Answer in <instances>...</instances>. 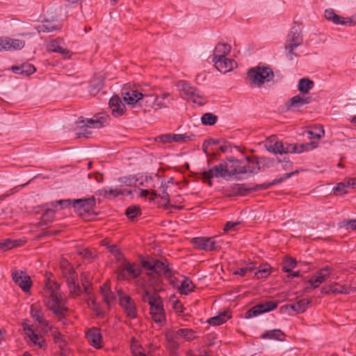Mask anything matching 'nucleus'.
<instances>
[{
    "mask_svg": "<svg viewBox=\"0 0 356 356\" xmlns=\"http://www.w3.org/2000/svg\"><path fill=\"white\" fill-rule=\"evenodd\" d=\"M43 302L47 308L59 318H63L67 307L61 294L59 284L51 280H48L42 291Z\"/></svg>",
    "mask_w": 356,
    "mask_h": 356,
    "instance_id": "obj_1",
    "label": "nucleus"
},
{
    "mask_svg": "<svg viewBox=\"0 0 356 356\" xmlns=\"http://www.w3.org/2000/svg\"><path fill=\"white\" fill-rule=\"evenodd\" d=\"M312 143L303 144H290L277 140L275 137L271 136L266 144V149L275 154H300L314 148Z\"/></svg>",
    "mask_w": 356,
    "mask_h": 356,
    "instance_id": "obj_2",
    "label": "nucleus"
},
{
    "mask_svg": "<svg viewBox=\"0 0 356 356\" xmlns=\"http://www.w3.org/2000/svg\"><path fill=\"white\" fill-rule=\"evenodd\" d=\"M142 299L149 305V314L154 322L160 325H163L166 319L162 298L156 293L145 291Z\"/></svg>",
    "mask_w": 356,
    "mask_h": 356,
    "instance_id": "obj_3",
    "label": "nucleus"
},
{
    "mask_svg": "<svg viewBox=\"0 0 356 356\" xmlns=\"http://www.w3.org/2000/svg\"><path fill=\"white\" fill-rule=\"evenodd\" d=\"M61 276L67 283L70 294L72 297L79 296L81 289L78 283V275L70 264L65 259L60 262Z\"/></svg>",
    "mask_w": 356,
    "mask_h": 356,
    "instance_id": "obj_4",
    "label": "nucleus"
},
{
    "mask_svg": "<svg viewBox=\"0 0 356 356\" xmlns=\"http://www.w3.org/2000/svg\"><path fill=\"white\" fill-rule=\"evenodd\" d=\"M172 98L168 92H163L159 95H147L140 103L145 113H150L168 108L170 104Z\"/></svg>",
    "mask_w": 356,
    "mask_h": 356,
    "instance_id": "obj_5",
    "label": "nucleus"
},
{
    "mask_svg": "<svg viewBox=\"0 0 356 356\" xmlns=\"http://www.w3.org/2000/svg\"><path fill=\"white\" fill-rule=\"evenodd\" d=\"M247 76L251 84L254 86H260L265 82H269L273 80L274 73L269 67L257 66L250 69Z\"/></svg>",
    "mask_w": 356,
    "mask_h": 356,
    "instance_id": "obj_6",
    "label": "nucleus"
},
{
    "mask_svg": "<svg viewBox=\"0 0 356 356\" xmlns=\"http://www.w3.org/2000/svg\"><path fill=\"white\" fill-rule=\"evenodd\" d=\"M191 243L197 249L204 251H216L221 248L222 241L218 236L195 237L192 238Z\"/></svg>",
    "mask_w": 356,
    "mask_h": 356,
    "instance_id": "obj_7",
    "label": "nucleus"
},
{
    "mask_svg": "<svg viewBox=\"0 0 356 356\" xmlns=\"http://www.w3.org/2000/svg\"><path fill=\"white\" fill-rule=\"evenodd\" d=\"M302 44V36L300 31L293 27L287 35L285 49L287 51V57L292 60L293 57L297 56L293 53V49Z\"/></svg>",
    "mask_w": 356,
    "mask_h": 356,
    "instance_id": "obj_8",
    "label": "nucleus"
},
{
    "mask_svg": "<svg viewBox=\"0 0 356 356\" xmlns=\"http://www.w3.org/2000/svg\"><path fill=\"white\" fill-rule=\"evenodd\" d=\"M140 273V269L136 263L124 261L117 269V276L119 280H129L136 278Z\"/></svg>",
    "mask_w": 356,
    "mask_h": 356,
    "instance_id": "obj_9",
    "label": "nucleus"
},
{
    "mask_svg": "<svg viewBox=\"0 0 356 356\" xmlns=\"http://www.w3.org/2000/svg\"><path fill=\"white\" fill-rule=\"evenodd\" d=\"M181 95L182 97L191 100L198 105H203L204 104L203 94L191 83L184 81L181 83Z\"/></svg>",
    "mask_w": 356,
    "mask_h": 356,
    "instance_id": "obj_10",
    "label": "nucleus"
},
{
    "mask_svg": "<svg viewBox=\"0 0 356 356\" xmlns=\"http://www.w3.org/2000/svg\"><path fill=\"white\" fill-rule=\"evenodd\" d=\"M119 304L122 308L126 316L129 318H135L137 316V307L135 301L129 295L126 294L122 290L118 291Z\"/></svg>",
    "mask_w": 356,
    "mask_h": 356,
    "instance_id": "obj_11",
    "label": "nucleus"
},
{
    "mask_svg": "<svg viewBox=\"0 0 356 356\" xmlns=\"http://www.w3.org/2000/svg\"><path fill=\"white\" fill-rule=\"evenodd\" d=\"M75 211L80 216L85 218L93 211L95 205V198L92 196L89 198L76 199L72 201Z\"/></svg>",
    "mask_w": 356,
    "mask_h": 356,
    "instance_id": "obj_12",
    "label": "nucleus"
},
{
    "mask_svg": "<svg viewBox=\"0 0 356 356\" xmlns=\"http://www.w3.org/2000/svg\"><path fill=\"white\" fill-rule=\"evenodd\" d=\"M227 175V170L225 168V161L220 163L218 165L213 166L209 170L202 172V179L204 182H207L209 186L212 185L211 181L214 177H223L225 178Z\"/></svg>",
    "mask_w": 356,
    "mask_h": 356,
    "instance_id": "obj_13",
    "label": "nucleus"
},
{
    "mask_svg": "<svg viewBox=\"0 0 356 356\" xmlns=\"http://www.w3.org/2000/svg\"><path fill=\"white\" fill-rule=\"evenodd\" d=\"M143 267L149 269L159 275H163L165 276L170 275V269L168 267L167 260H158L154 259L152 261H147L143 263Z\"/></svg>",
    "mask_w": 356,
    "mask_h": 356,
    "instance_id": "obj_14",
    "label": "nucleus"
},
{
    "mask_svg": "<svg viewBox=\"0 0 356 356\" xmlns=\"http://www.w3.org/2000/svg\"><path fill=\"white\" fill-rule=\"evenodd\" d=\"M14 282L18 285L24 292H29L32 286V281L29 275L22 270H14L12 274Z\"/></svg>",
    "mask_w": 356,
    "mask_h": 356,
    "instance_id": "obj_15",
    "label": "nucleus"
},
{
    "mask_svg": "<svg viewBox=\"0 0 356 356\" xmlns=\"http://www.w3.org/2000/svg\"><path fill=\"white\" fill-rule=\"evenodd\" d=\"M278 302L275 301H267L257 305L245 313V318L255 317L265 312H270L277 307Z\"/></svg>",
    "mask_w": 356,
    "mask_h": 356,
    "instance_id": "obj_16",
    "label": "nucleus"
},
{
    "mask_svg": "<svg viewBox=\"0 0 356 356\" xmlns=\"http://www.w3.org/2000/svg\"><path fill=\"white\" fill-rule=\"evenodd\" d=\"M332 269L329 266H326L316 272V275L312 276L308 282L312 288L316 289L325 282L332 274Z\"/></svg>",
    "mask_w": 356,
    "mask_h": 356,
    "instance_id": "obj_17",
    "label": "nucleus"
},
{
    "mask_svg": "<svg viewBox=\"0 0 356 356\" xmlns=\"http://www.w3.org/2000/svg\"><path fill=\"white\" fill-rule=\"evenodd\" d=\"M86 338L89 344L96 349L103 347V337L100 329L92 327L86 332Z\"/></svg>",
    "mask_w": 356,
    "mask_h": 356,
    "instance_id": "obj_18",
    "label": "nucleus"
},
{
    "mask_svg": "<svg viewBox=\"0 0 356 356\" xmlns=\"http://www.w3.org/2000/svg\"><path fill=\"white\" fill-rule=\"evenodd\" d=\"M227 175H236L247 172L246 165L242 161L231 159L225 161Z\"/></svg>",
    "mask_w": 356,
    "mask_h": 356,
    "instance_id": "obj_19",
    "label": "nucleus"
},
{
    "mask_svg": "<svg viewBox=\"0 0 356 356\" xmlns=\"http://www.w3.org/2000/svg\"><path fill=\"white\" fill-rule=\"evenodd\" d=\"M109 107L111 110V114L115 118L123 115L126 111L124 104L117 95H114L110 99Z\"/></svg>",
    "mask_w": 356,
    "mask_h": 356,
    "instance_id": "obj_20",
    "label": "nucleus"
},
{
    "mask_svg": "<svg viewBox=\"0 0 356 356\" xmlns=\"http://www.w3.org/2000/svg\"><path fill=\"white\" fill-rule=\"evenodd\" d=\"M214 63V66L220 72L226 73L228 72L236 66V63L232 59L225 57L220 58L217 60H212Z\"/></svg>",
    "mask_w": 356,
    "mask_h": 356,
    "instance_id": "obj_21",
    "label": "nucleus"
},
{
    "mask_svg": "<svg viewBox=\"0 0 356 356\" xmlns=\"http://www.w3.org/2000/svg\"><path fill=\"white\" fill-rule=\"evenodd\" d=\"M31 316L42 327H47L49 326V322L43 315L42 308L39 304L35 303L31 305Z\"/></svg>",
    "mask_w": 356,
    "mask_h": 356,
    "instance_id": "obj_22",
    "label": "nucleus"
},
{
    "mask_svg": "<svg viewBox=\"0 0 356 356\" xmlns=\"http://www.w3.org/2000/svg\"><path fill=\"white\" fill-rule=\"evenodd\" d=\"M24 330L26 336L29 338L34 345H37L40 348H45L47 346L46 341L42 339V336L35 333L29 326L24 327Z\"/></svg>",
    "mask_w": 356,
    "mask_h": 356,
    "instance_id": "obj_23",
    "label": "nucleus"
},
{
    "mask_svg": "<svg viewBox=\"0 0 356 356\" xmlns=\"http://www.w3.org/2000/svg\"><path fill=\"white\" fill-rule=\"evenodd\" d=\"M146 95H143L142 92L138 91L137 90L131 89L129 91L124 92L123 99L127 104L133 105L136 103L140 104V102L144 99V97Z\"/></svg>",
    "mask_w": 356,
    "mask_h": 356,
    "instance_id": "obj_24",
    "label": "nucleus"
},
{
    "mask_svg": "<svg viewBox=\"0 0 356 356\" xmlns=\"http://www.w3.org/2000/svg\"><path fill=\"white\" fill-rule=\"evenodd\" d=\"M63 41L60 38H56L49 42L47 49L49 51L57 52L64 56H70V51L63 47Z\"/></svg>",
    "mask_w": 356,
    "mask_h": 356,
    "instance_id": "obj_25",
    "label": "nucleus"
},
{
    "mask_svg": "<svg viewBox=\"0 0 356 356\" xmlns=\"http://www.w3.org/2000/svg\"><path fill=\"white\" fill-rule=\"evenodd\" d=\"M312 102V97L310 96H305L304 95H297L293 97H291L287 104L286 106L288 108L294 107L298 108L303 105L309 104Z\"/></svg>",
    "mask_w": 356,
    "mask_h": 356,
    "instance_id": "obj_26",
    "label": "nucleus"
},
{
    "mask_svg": "<svg viewBox=\"0 0 356 356\" xmlns=\"http://www.w3.org/2000/svg\"><path fill=\"white\" fill-rule=\"evenodd\" d=\"M322 293H334V294H348L349 293L348 288L341 286L337 282L323 286L321 289Z\"/></svg>",
    "mask_w": 356,
    "mask_h": 356,
    "instance_id": "obj_27",
    "label": "nucleus"
},
{
    "mask_svg": "<svg viewBox=\"0 0 356 356\" xmlns=\"http://www.w3.org/2000/svg\"><path fill=\"white\" fill-rule=\"evenodd\" d=\"M325 17L330 21H332L335 24H347L351 23L350 18H344L337 15L332 9H327L325 11Z\"/></svg>",
    "mask_w": 356,
    "mask_h": 356,
    "instance_id": "obj_28",
    "label": "nucleus"
},
{
    "mask_svg": "<svg viewBox=\"0 0 356 356\" xmlns=\"http://www.w3.org/2000/svg\"><path fill=\"white\" fill-rule=\"evenodd\" d=\"M231 51V46L228 44L219 42L216 44L213 54L212 60H217L225 57L229 54Z\"/></svg>",
    "mask_w": 356,
    "mask_h": 356,
    "instance_id": "obj_29",
    "label": "nucleus"
},
{
    "mask_svg": "<svg viewBox=\"0 0 356 356\" xmlns=\"http://www.w3.org/2000/svg\"><path fill=\"white\" fill-rule=\"evenodd\" d=\"M99 195L103 196L106 198H111V197H115L119 196L120 195H131V191H127V190H121L118 188H109V189H102L99 191Z\"/></svg>",
    "mask_w": 356,
    "mask_h": 356,
    "instance_id": "obj_30",
    "label": "nucleus"
},
{
    "mask_svg": "<svg viewBox=\"0 0 356 356\" xmlns=\"http://www.w3.org/2000/svg\"><path fill=\"white\" fill-rule=\"evenodd\" d=\"M60 29V26L58 24L56 23L54 20H44L41 24H40L37 29L39 33H49L54 31L57 29Z\"/></svg>",
    "mask_w": 356,
    "mask_h": 356,
    "instance_id": "obj_31",
    "label": "nucleus"
},
{
    "mask_svg": "<svg viewBox=\"0 0 356 356\" xmlns=\"http://www.w3.org/2000/svg\"><path fill=\"white\" fill-rule=\"evenodd\" d=\"M12 71L17 74L29 76L35 72V68L32 64L24 63L21 66H13Z\"/></svg>",
    "mask_w": 356,
    "mask_h": 356,
    "instance_id": "obj_32",
    "label": "nucleus"
},
{
    "mask_svg": "<svg viewBox=\"0 0 356 356\" xmlns=\"http://www.w3.org/2000/svg\"><path fill=\"white\" fill-rule=\"evenodd\" d=\"M314 86L313 81L308 78L300 79L298 81V89L302 95L307 94Z\"/></svg>",
    "mask_w": 356,
    "mask_h": 356,
    "instance_id": "obj_33",
    "label": "nucleus"
},
{
    "mask_svg": "<svg viewBox=\"0 0 356 356\" xmlns=\"http://www.w3.org/2000/svg\"><path fill=\"white\" fill-rule=\"evenodd\" d=\"M230 318V313L229 312H224L216 316L209 318L207 322L212 325H220L227 322Z\"/></svg>",
    "mask_w": 356,
    "mask_h": 356,
    "instance_id": "obj_34",
    "label": "nucleus"
},
{
    "mask_svg": "<svg viewBox=\"0 0 356 356\" xmlns=\"http://www.w3.org/2000/svg\"><path fill=\"white\" fill-rule=\"evenodd\" d=\"M226 192L229 196H235L238 195H245L246 189L243 184H234L227 188Z\"/></svg>",
    "mask_w": 356,
    "mask_h": 356,
    "instance_id": "obj_35",
    "label": "nucleus"
},
{
    "mask_svg": "<svg viewBox=\"0 0 356 356\" xmlns=\"http://www.w3.org/2000/svg\"><path fill=\"white\" fill-rule=\"evenodd\" d=\"M55 217V208L47 209L43 213L41 220L40 222V226L47 225L49 223L53 222Z\"/></svg>",
    "mask_w": 356,
    "mask_h": 356,
    "instance_id": "obj_36",
    "label": "nucleus"
},
{
    "mask_svg": "<svg viewBox=\"0 0 356 356\" xmlns=\"http://www.w3.org/2000/svg\"><path fill=\"white\" fill-rule=\"evenodd\" d=\"M195 285L192 281L189 278L184 277L180 286L179 287V291L181 294L188 295L193 291Z\"/></svg>",
    "mask_w": 356,
    "mask_h": 356,
    "instance_id": "obj_37",
    "label": "nucleus"
},
{
    "mask_svg": "<svg viewBox=\"0 0 356 356\" xmlns=\"http://www.w3.org/2000/svg\"><path fill=\"white\" fill-rule=\"evenodd\" d=\"M101 293L104 300L108 306L111 305L114 302L115 296L106 285H104L101 287Z\"/></svg>",
    "mask_w": 356,
    "mask_h": 356,
    "instance_id": "obj_38",
    "label": "nucleus"
},
{
    "mask_svg": "<svg viewBox=\"0 0 356 356\" xmlns=\"http://www.w3.org/2000/svg\"><path fill=\"white\" fill-rule=\"evenodd\" d=\"M309 304L310 300L308 299H301L296 303L290 305L289 307L296 313L300 314L306 311Z\"/></svg>",
    "mask_w": 356,
    "mask_h": 356,
    "instance_id": "obj_39",
    "label": "nucleus"
},
{
    "mask_svg": "<svg viewBox=\"0 0 356 356\" xmlns=\"http://www.w3.org/2000/svg\"><path fill=\"white\" fill-rule=\"evenodd\" d=\"M8 40V45L9 48V51H17L20 50L25 46V41L19 39L11 38L7 37Z\"/></svg>",
    "mask_w": 356,
    "mask_h": 356,
    "instance_id": "obj_40",
    "label": "nucleus"
},
{
    "mask_svg": "<svg viewBox=\"0 0 356 356\" xmlns=\"http://www.w3.org/2000/svg\"><path fill=\"white\" fill-rule=\"evenodd\" d=\"M130 349L132 356H147L145 354L143 348L140 346L138 341H136L134 338L132 339Z\"/></svg>",
    "mask_w": 356,
    "mask_h": 356,
    "instance_id": "obj_41",
    "label": "nucleus"
},
{
    "mask_svg": "<svg viewBox=\"0 0 356 356\" xmlns=\"http://www.w3.org/2000/svg\"><path fill=\"white\" fill-rule=\"evenodd\" d=\"M284 335V333L280 330L276 329L266 331L261 335V337L263 339L282 340Z\"/></svg>",
    "mask_w": 356,
    "mask_h": 356,
    "instance_id": "obj_42",
    "label": "nucleus"
},
{
    "mask_svg": "<svg viewBox=\"0 0 356 356\" xmlns=\"http://www.w3.org/2000/svg\"><path fill=\"white\" fill-rule=\"evenodd\" d=\"M176 335L187 341L193 340L195 338L193 330L188 328L179 329L176 332Z\"/></svg>",
    "mask_w": 356,
    "mask_h": 356,
    "instance_id": "obj_43",
    "label": "nucleus"
},
{
    "mask_svg": "<svg viewBox=\"0 0 356 356\" xmlns=\"http://www.w3.org/2000/svg\"><path fill=\"white\" fill-rule=\"evenodd\" d=\"M296 264L297 261L295 259L286 257L282 263V270L285 273H290L296 266Z\"/></svg>",
    "mask_w": 356,
    "mask_h": 356,
    "instance_id": "obj_44",
    "label": "nucleus"
},
{
    "mask_svg": "<svg viewBox=\"0 0 356 356\" xmlns=\"http://www.w3.org/2000/svg\"><path fill=\"white\" fill-rule=\"evenodd\" d=\"M201 121L204 125H213L217 121V117L211 113H207L202 116Z\"/></svg>",
    "mask_w": 356,
    "mask_h": 356,
    "instance_id": "obj_45",
    "label": "nucleus"
},
{
    "mask_svg": "<svg viewBox=\"0 0 356 356\" xmlns=\"http://www.w3.org/2000/svg\"><path fill=\"white\" fill-rule=\"evenodd\" d=\"M247 160V172L250 173H257L259 172L260 167L258 161H251L248 157L246 158Z\"/></svg>",
    "mask_w": 356,
    "mask_h": 356,
    "instance_id": "obj_46",
    "label": "nucleus"
},
{
    "mask_svg": "<svg viewBox=\"0 0 356 356\" xmlns=\"http://www.w3.org/2000/svg\"><path fill=\"white\" fill-rule=\"evenodd\" d=\"M324 129L323 126H318L314 128V131H308L307 134L310 138H321L324 136Z\"/></svg>",
    "mask_w": 356,
    "mask_h": 356,
    "instance_id": "obj_47",
    "label": "nucleus"
},
{
    "mask_svg": "<svg viewBox=\"0 0 356 356\" xmlns=\"http://www.w3.org/2000/svg\"><path fill=\"white\" fill-rule=\"evenodd\" d=\"M172 137L173 142H177V143L186 142V141L193 140L195 138V135H193V134L188 135L187 134H172Z\"/></svg>",
    "mask_w": 356,
    "mask_h": 356,
    "instance_id": "obj_48",
    "label": "nucleus"
},
{
    "mask_svg": "<svg viewBox=\"0 0 356 356\" xmlns=\"http://www.w3.org/2000/svg\"><path fill=\"white\" fill-rule=\"evenodd\" d=\"M296 172V171L291 172L289 173H286L282 177H280L279 179H275L270 183H268V184H264L265 186L264 187H262V188L266 189L273 185H275V184L282 183V181H285L288 178L291 177V175H293Z\"/></svg>",
    "mask_w": 356,
    "mask_h": 356,
    "instance_id": "obj_49",
    "label": "nucleus"
},
{
    "mask_svg": "<svg viewBox=\"0 0 356 356\" xmlns=\"http://www.w3.org/2000/svg\"><path fill=\"white\" fill-rule=\"evenodd\" d=\"M126 215L130 219H134L141 213L140 209L136 206H130L126 210Z\"/></svg>",
    "mask_w": 356,
    "mask_h": 356,
    "instance_id": "obj_50",
    "label": "nucleus"
},
{
    "mask_svg": "<svg viewBox=\"0 0 356 356\" xmlns=\"http://www.w3.org/2000/svg\"><path fill=\"white\" fill-rule=\"evenodd\" d=\"M270 266L268 264H265L264 266H261L257 272L255 273V277H257V279L266 277L270 275Z\"/></svg>",
    "mask_w": 356,
    "mask_h": 356,
    "instance_id": "obj_51",
    "label": "nucleus"
},
{
    "mask_svg": "<svg viewBox=\"0 0 356 356\" xmlns=\"http://www.w3.org/2000/svg\"><path fill=\"white\" fill-rule=\"evenodd\" d=\"M118 181L122 185L131 186L136 185L137 179H136L134 176H128L120 177L119 178Z\"/></svg>",
    "mask_w": 356,
    "mask_h": 356,
    "instance_id": "obj_52",
    "label": "nucleus"
},
{
    "mask_svg": "<svg viewBox=\"0 0 356 356\" xmlns=\"http://www.w3.org/2000/svg\"><path fill=\"white\" fill-rule=\"evenodd\" d=\"M54 335L55 343L60 347V349H63L67 345V342L64 338V336L59 332H56Z\"/></svg>",
    "mask_w": 356,
    "mask_h": 356,
    "instance_id": "obj_53",
    "label": "nucleus"
},
{
    "mask_svg": "<svg viewBox=\"0 0 356 356\" xmlns=\"http://www.w3.org/2000/svg\"><path fill=\"white\" fill-rule=\"evenodd\" d=\"M72 201L70 200H60L58 201L53 202L51 205L53 208L57 209L59 206L60 209L67 208L70 206Z\"/></svg>",
    "mask_w": 356,
    "mask_h": 356,
    "instance_id": "obj_54",
    "label": "nucleus"
},
{
    "mask_svg": "<svg viewBox=\"0 0 356 356\" xmlns=\"http://www.w3.org/2000/svg\"><path fill=\"white\" fill-rule=\"evenodd\" d=\"M254 270V266H245L244 268H241L236 270L234 272V274L238 275L241 277H243V276L246 275L248 273H252Z\"/></svg>",
    "mask_w": 356,
    "mask_h": 356,
    "instance_id": "obj_55",
    "label": "nucleus"
},
{
    "mask_svg": "<svg viewBox=\"0 0 356 356\" xmlns=\"http://www.w3.org/2000/svg\"><path fill=\"white\" fill-rule=\"evenodd\" d=\"M347 188H348V186L345 179L343 181L337 184V185L334 188V191L339 193L340 194L347 193Z\"/></svg>",
    "mask_w": 356,
    "mask_h": 356,
    "instance_id": "obj_56",
    "label": "nucleus"
},
{
    "mask_svg": "<svg viewBox=\"0 0 356 356\" xmlns=\"http://www.w3.org/2000/svg\"><path fill=\"white\" fill-rule=\"evenodd\" d=\"M101 124V122L95 117L94 118L87 119L86 123H84V126L89 128H100Z\"/></svg>",
    "mask_w": 356,
    "mask_h": 356,
    "instance_id": "obj_57",
    "label": "nucleus"
},
{
    "mask_svg": "<svg viewBox=\"0 0 356 356\" xmlns=\"http://www.w3.org/2000/svg\"><path fill=\"white\" fill-rule=\"evenodd\" d=\"M109 251L113 254V255L117 258V259H120L122 258V253L118 249V246L115 245H109L108 247Z\"/></svg>",
    "mask_w": 356,
    "mask_h": 356,
    "instance_id": "obj_58",
    "label": "nucleus"
},
{
    "mask_svg": "<svg viewBox=\"0 0 356 356\" xmlns=\"http://www.w3.org/2000/svg\"><path fill=\"white\" fill-rule=\"evenodd\" d=\"M8 45L7 37H0V51H9V47Z\"/></svg>",
    "mask_w": 356,
    "mask_h": 356,
    "instance_id": "obj_59",
    "label": "nucleus"
},
{
    "mask_svg": "<svg viewBox=\"0 0 356 356\" xmlns=\"http://www.w3.org/2000/svg\"><path fill=\"white\" fill-rule=\"evenodd\" d=\"M95 118L97 119L99 122H101V127H104L105 124L108 122L109 119V116L106 113H99L97 115H95Z\"/></svg>",
    "mask_w": 356,
    "mask_h": 356,
    "instance_id": "obj_60",
    "label": "nucleus"
},
{
    "mask_svg": "<svg viewBox=\"0 0 356 356\" xmlns=\"http://www.w3.org/2000/svg\"><path fill=\"white\" fill-rule=\"evenodd\" d=\"M240 224L239 222H231V221H229L227 222L225 227H224V231L225 232H228V231H230V230H236V227Z\"/></svg>",
    "mask_w": 356,
    "mask_h": 356,
    "instance_id": "obj_61",
    "label": "nucleus"
},
{
    "mask_svg": "<svg viewBox=\"0 0 356 356\" xmlns=\"http://www.w3.org/2000/svg\"><path fill=\"white\" fill-rule=\"evenodd\" d=\"M15 241L7 239L4 243H0V248L3 250L10 249L15 245Z\"/></svg>",
    "mask_w": 356,
    "mask_h": 356,
    "instance_id": "obj_62",
    "label": "nucleus"
},
{
    "mask_svg": "<svg viewBox=\"0 0 356 356\" xmlns=\"http://www.w3.org/2000/svg\"><path fill=\"white\" fill-rule=\"evenodd\" d=\"M172 307L175 309V311L177 313H182L185 309L183 305L179 300L174 301Z\"/></svg>",
    "mask_w": 356,
    "mask_h": 356,
    "instance_id": "obj_63",
    "label": "nucleus"
},
{
    "mask_svg": "<svg viewBox=\"0 0 356 356\" xmlns=\"http://www.w3.org/2000/svg\"><path fill=\"white\" fill-rule=\"evenodd\" d=\"M172 135V134H171L161 135L158 137V139H159L160 141L163 142V143H172V142H173Z\"/></svg>",
    "mask_w": 356,
    "mask_h": 356,
    "instance_id": "obj_64",
    "label": "nucleus"
}]
</instances>
